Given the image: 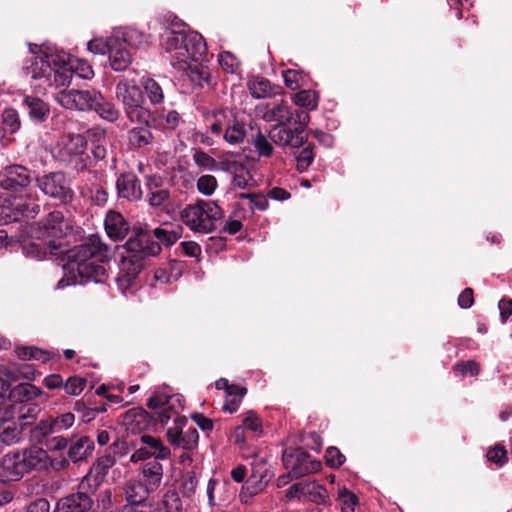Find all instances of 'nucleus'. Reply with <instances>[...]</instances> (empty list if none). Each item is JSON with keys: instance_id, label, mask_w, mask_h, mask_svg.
Listing matches in <instances>:
<instances>
[{"instance_id": "41", "label": "nucleus", "mask_w": 512, "mask_h": 512, "mask_svg": "<svg viewBox=\"0 0 512 512\" xmlns=\"http://www.w3.org/2000/svg\"><path fill=\"white\" fill-rule=\"evenodd\" d=\"M122 30H117L114 34L107 38H94L87 43V49L93 54L105 55L109 54L113 45L116 44V40Z\"/></svg>"}, {"instance_id": "43", "label": "nucleus", "mask_w": 512, "mask_h": 512, "mask_svg": "<svg viewBox=\"0 0 512 512\" xmlns=\"http://www.w3.org/2000/svg\"><path fill=\"white\" fill-rule=\"evenodd\" d=\"M141 85L152 105L161 104L164 101V91L160 84L150 77H143Z\"/></svg>"}, {"instance_id": "19", "label": "nucleus", "mask_w": 512, "mask_h": 512, "mask_svg": "<svg viewBox=\"0 0 512 512\" xmlns=\"http://www.w3.org/2000/svg\"><path fill=\"white\" fill-rule=\"evenodd\" d=\"M26 474L30 472H44L54 468L56 462L48 452L38 446L19 450Z\"/></svg>"}, {"instance_id": "55", "label": "nucleus", "mask_w": 512, "mask_h": 512, "mask_svg": "<svg viewBox=\"0 0 512 512\" xmlns=\"http://www.w3.org/2000/svg\"><path fill=\"white\" fill-rule=\"evenodd\" d=\"M87 382L84 378L79 376H70L64 381L63 388L70 396H78L82 393Z\"/></svg>"}, {"instance_id": "1", "label": "nucleus", "mask_w": 512, "mask_h": 512, "mask_svg": "<svg viewBox=\"0 0 512 512\" xmlns=\"http://www.w3.org/2000/svg\"><path fill=\"white\" fill-rule=\"evenodd\" d=\"M29 49L31 56L25 61L23 69L27 76L39 82L36 87L42 90L69 85L74 73L86 80L94 76L93 68L86 60L72 58L56 46L29 44Z\"/></svg>"}, {"instance_id": "23", "label": "nucleus", "mask_w": 512, "mask_h": 512, "mask_svg": "<svg viewBox=\"0 0 512 512\" xmlns=\"http://www.w3.org/2000/svg\"><path fill=\"white\" fill-rule=\"evenodd\" d=\"M116 189L120 198L138 201L142 197L140 181L133 173H122L116 180Z\"/></svg>"}, {"instance_id": "25", "label": "nucleus", "mask_w": 512, "mask_h": 512, "mask_svg": "<svg viewBox=\"0 0 512 512\" xmlns=\"http://www.w3.org/2000/svg\"><path fill=\"white\" fill-rule=\"evenodd\" d=\"M120 424L127 432L139 434L149 426L150 417L143 408H132L121 416Z\"/></svg>"}, {"instance_id": "22", "label": "nucleus", "mask_w": 512, "mask_h": 512, "mask_svg": "<svg viewBox=\"0 0 512 512\" xmlns=\"http://www.w3.org/2000/svg\"><path fill=\"white\" fill-rule=\"evenodd\" d=\"M19 450L7 453L0 460V477L3 481H17L25 474Z\"/></svg>"}, {"instance_id": "64", "label": "nucleus", "mask_w": 512, "mask_h": 512, "mask_svg": "<svg viewBox=\"0 0 512 512\" xmlns=\"http://www.w3.org/2000/svg\"><path fill=\"white\" fill-rule=\"evenodd\" d=\"M163 503L167 512H179L182 509V502L176 492H167Z\"/></svg>"}, {"instance_id": "6", "label": "nucleus", "mask_w": 512, "mask_h": 512, "mask_svg": "<svg viewBox=\"0 0 512 512\" xmlns=\"http://www.w3.org/2000/svg\"><path fill=\"white\" fill-rule=\"evenodd\" d=\"M224 217L222 208L212 200H197L180 212L181 221L193 232L208 234Z\"/></svg>"}, {"instance_id": "46", "label": "nucleus", "mask_w": 512, "mask_h": 512, "mask_svg": "<svg viewBox=\"0 0 512 512\" xmlns=\"http://www.w3.org/2000/svg\"><path fill=\"white\" fill-rule=\"evenodd\" d=\"M55 434L49 418L40 420L30 429L29 437L32 442L42 443L46 437Z\"/></svg>"}, {"instance_id": "33", "label": "nucleus", "mask_w": 512, "mask_h": 512, "mask_svg": "<svg viewBox=\"0 0 512 512\" xmlns=\"http://www.w3.org/2000/svg\"><path fill=\"white\" fill-rule=\"evenodd\" d=\"M94 449V442L87 436H80L71 440L68 447V456L74 463L87 458Z\"/></svg>"}, {"instance_id": "26", "label": "nucleus", "mask_w": 512, "mask_h": 512, "mask_svg": "<svg viewBox=\"0 0 512 512\" xmlns=\"http://www.w3.org/2000/svg\"><path fill=\"white\" fill-rule=\"evenodd\" d=\"M92 503L86 492H79L60 499L55 509L57 512H88Z\"/></svg>"}, {"instance_id": "37", "label": "nucleus", "mask_w": 512, "mask_h": 512, "mask_svg": "<svg viewBox=\"0 0 512 512\" xmlns=\"http://www.w3.org/2000/svg\"><path fill=\"white\" fill-rule=\"evenodd\" d=\"M232 121L227 126L225 132L222 134V138L230 145H237L244 141L246 137V125L245 122L237 117L231 119Z\"/></svg>"}, {"instance_id": "9", "label": "nucleus", "mask_w": 512, "mask_h": 512, "mask_svg": "<svg viewBox=\"0 0 512 512\" xmlns=\"http://www.w3.org/2000/svg\"><path fill=\"white\" fill-rule=\"evenodd\" d=\"M31 176L27 168L21 165H12L0 171V189L3 198L14 202L22 200L24 203L36 202L30 188Z\"/></svg>"}, {"instance_id": "8", "label": "nucleus", "mask_w": 512, "mask_h": 512, "mask_svg": "<svg viewBox=\"0 0 512 512\" xmlns=\"http://www.w3.org/2000/svg\"><path fill=\"white\" fill-rule=\"evenodd\" d=\"M87 141L80 134H66L60 137L52 148L53 157L82 172L89 168L90 157L86 151Z\"/></svg>"}, {"instance_id": "54", "label": "nucleus", "mask_w": 512, "mask_h": 512, "mask_svg": "<svg viewBox=\"0 0 512 512\" xmlns=\"http://www.w3.org/2000/svg\"><path fill=\"white\" fill-rule=\"evenodd\" d=\"M198 476L193 471L186 472L181 481V492L186 497H191L195 494L198 485Z\"/></svg>"}, {"instance_id": "50", "label": "nucleus", "mask_w": 512, "mask_h": 512, "mask_svg": "<svg viewBox=\"0 0 512 512\" xmlns=\"http://www.w3.org/2000/svg\"><path fill=\"white\" fill-rule=\"evenodd\" d=\"M337 501L342 512H354L358 503L357 496L345 487L339 488Z\"/></svg>"}, {"instance_id": "56", "label": "nucleus", "mask_w": 512, "mask_h": 512, "mask_svg": "<svg viewBox=\"0 0 512 512\" xmlns=\"http://www.w3.org/2000/svg\"><path fill=\"white\" fill-rule=\"evenodd\" d=\"M218 62L225 72L231 74L236 73L240 65L238 59L228 51H224L218 55Z\"/></svg>"}, {"instance_id": "11", "label": "nucleus", "mask_w": 512, "mask_h": 512, "mask_svg": "<svg viewBox=\"0 0 512 512\" xmlns=\"http://www.w3.org/2000/svg\"><path fill=\"white\" fill-rule=\"evenodd\" d=\"M71 229L68 220L65 219L64 214L55 210L41 219L36 226L31 230V236L38 239H49L48 248L50 253L53 254L59 246L56 244V239L65 237Z\"/></svg>"}, {"instance_id": "3", "label": "nucleus", "mask_w": 512, "mask_h": 512, "mask_svg": "<svg viewBox=\"0 0 512 512\" xmlns=\"http://www.w3.org/2000/svg\"><path fill=\"white\" fill-rule=\"evenodd\" d=\"M147 406L155 410V418L165 425L173 419L174 426L166 431L168 442L174 449H184L192 451L198 446L199 433L195 427H189L183 430L187 424V418L181 416L183 410V397L179 394L167 395L166 393L156 392L147 401Z\"/></svg>"}, {"instance_id": "18", "label": "nucleus", "mask_w": 512, "mask_h": 512, "mask_svg": "<svg viewBox=\"0 0 512 512\" xmlns=\"http://www.w3.org/2000/svg\"><path fill=\"white\" fill-rule=\"evenodd\" d=\"M115 464L112 454H105L99 457L90 468L87 475L80 483V489L87 492H95L105 480L109 469Z\"/></svg>"}, {"instance_id": "31", "label": "nucleus", "mask_w": 512, "mask_h": 512, "mask_svg": "<svg viewBox=\"0 0 512 512\" xmlns=\"http://www.w3.org/2000/svg\"><path fill=\"white\" fill-rule=\"evenodd\" d=\"M269 481L267 471L258 472L255 468L249 476L240 494L242 502L248 503L249 498L261 492Z\"/></svg>"}, {"instance_id": "7", "label": "nucleus", "mask_w": 512, "mask_h": 512, "mask_svg": "<svg viewBox=\"0 0 512 512\" xmlns=\"http://www.w3.org/2000/svg\"><path fill=\"white\" fill-rule=\"evenodd\" d=\"M116 99L122 104L125 116L131 123L148 124L151 111L143 105L140 87L133 79L121 78L115 86Z\"/></svg>"}, {"instance_id": "32", "label": "nucleus", "mask_w": 512, "mask_h": 512, "mask_svg": "<svg viewBox=\"0 0 512 512\" xmlns=\"http://www.w3.org/2000/svg\"><path fill=\"white\" fill-rule=\"evenodd\" d=\"M203 59L204 57L200 60H191L186 67H177V69L185 71L195 85L203 86L205 83H209L210 80V72L208 67L203 64Z\"/></svg>"}, {"instance_id": "2", "label": "nucleus", "mask_w": 512, "mask_h": 512, "mask_svg": "<svg viewBox=\"0 0 512 512\" xmlns=\"http://www.w3.org/2000/svg\"><path fill=\"white\" fill-rule=\"evenodd\" d=\"M109 258V247L99 236L92 235L70 252L68 262L63 266L64 275L58 281L57 288L88 282L105 283L108 279Z\"/></svg>"}, {"instance_id": "53", "label": "nucleus", "mask_w": 512, "mask_h": 512, "mask_svg": "<svg viewBox=\"0 0 512 512\" xmlns=\"http://www.w3.org/2000/svg\"><path fill=\"white\" fill-rule=\"evenodd\" d=\"M18 356L23 360L35 359L46 362L50 359V353L35 347H22L17 351Z\"/></svg>"}, {"instance_id": "16", "label": "nucleus", "mask_w": 512, "mask_h": 512, "mask_svg": "<svg viewBox=\"0 0 512 512\" xmlns=\"http://www.w3.org/2000/svg\"><path fill=\"white\" fill-rule=\"evenodd\" d=\"M40 212V205L35 202L24 203L20 199L10 202L0 196V224L19 221L21 218H34Z\"/></svg>"}, {"instance_id": "61", "label": "nucleus", "mask_w": 512, "mask_h": 512, "mask_svg": "<svg viewBox=\"0 0 512 512\" xmlns=\"http://www.w3.org/2000/svg\"><path fill=\"white\" fill-rule=\"evenodd\" d=\"M2 122L5 129L10 133L17 131L20 127L19 115L16 110L9 108L5 109L2 114Z\"/></svg>"}, {"instance_id": "10", "label": "nucleus", "mask_w": 512, "mask_h": 512, "mask_svg": "<svg viewBox=\"0 0 512 512\" xmlns=\"http://www.w3.org/2000/svg\"><path fill=\"white\" fill-rule=\"evenodd\" d=\"M309 120L310 116L307 112L295 110V119L292 121L294 127H290L289 124L274 125L269 131V138L282 148H300L307 140L305 129Z\"/></svg>"}, {"instance_id": "57", "label": "nucleus", "mask_w": 512, "mask_h": 512, "mask_svg": "<svg viewBox=\"0 0 512 512\" xmlns=\"http://www.w3.org/2000/svg\"><path fill=\"white\" fill-rule=\"evenodd\" d=\"M154 237L156 241L159 242L160 246L161 244L170 246L180 238V234L178 231L175 230H169L166 228H156L154 229Z\"/></svg>"}, {"instance_id": "36", "label": "nucleus", "mask_w": 512, "mask_h": 512, "mask_svg": "<svg viewBox=\"0 0 512 512\" xmlns=\"http://www.w3.org/2000/svg\"><path fill=\"white\" fill-rule=\"evenodd\" d=\"M303 497L318 505H330L326 489L316 481L303 482Z\"/></svg>"}, {"instance_id": "4", "label": "nucleus", "mask_w": 512, "mask_h": 512, "mask_svg": "<svg viewBox=\"0 0 512 512\" xmlns=\"http://www.w3.org/2000/svg\"><path fill=\"white\" fill-rule=\"evenodd\" d=\"M161 45L170 64L186 67L191 60L206 56L207 45L201 34L186 29L184 23L176 22L161 34Z\"/></svg>"}, {"instance_id": "20", "label": "nucleus", "mask_w": 512, "mask_h": 512, "mask_svg": "<svg viewBox=\"0 0 512 512\" xmlns=\"http://www.w3.org/2000/svg\"><path fill=\"white\" fill-rule=\"evenodd\" d=\"M235 113L229 109H218L207 112L204 115L205 125L211 137L207 136L203 142L207 145L213 143V138H221L227 126L235 117Z\"/></svg>"}, {"instance_id": "44", "label": "nucleus", "mask_w": 512, "mask_h": 512, "mask_svg": "<svg viewBox=\"0 0 512 512\" xmlns=\"http://www.w3.org/2000/svg\"><path fill=\"white\" fill-rule=\"evenodd\" d=\"M292 100L299 107L314 110L318 106L319 95L314 90L304 89L294 94Z\"/></svg>"}, {"instance_id": "30", "label": "nucleus", "mask_w": 512, "mask_h": 512, "mask_svg": "<svg viewBox=\"0 0 512 512\" xmlns=\"http://www.w3.org/2000/svg\"><path fill=\"white\" fill-rule=\"evenodd\" d=\"M126 503L150 501L149 496L154 490L150 489L141 480L131 478L127 480L123 487Z\"/></svg>"}, {"instance_id": "5", "label": "nucleus", "mask_w": 512, "mask_h": 512, "mask_svg": "<svg viewBox=\"0 0 512 512\" xmlns=\"http://www.w3.org/2000/svg\"><path fill=\"white\" fill-rule=\"evenodd\" d=\"M55 99L67 109L93 110L102 119L109 122H115L120 116V112L115 105L94 89L61 90L55 95Z\"/></svg>"}, {"instance_id": "13", "label": "nucleus", "mask_w": 512, "mask_h": 512, "mask_svg": "<svg viewBox=\"0 0 512 512\" xmlns=\"http://www.w3.org/2000/svg\"><path fill=\"white\" fill-rule=\"evenodd\" d=\"M283 464L292 478H300L310 473L317 472L321 463L300 448L285 449L282 457Z\"/></svg>"}, {"instance_id": "15", "label": "nucleus", "mask_w": 512, "mask_h": 512, "mask_svg": "<svg viewBox=\"0 0 512 512\" xmlns=\"http://www.w3.org/2000/svg\"><path fill=\"white\" fill-rule=\"evenodd\" d=\"M143 262L136 254L127 253L122 256L116 284L122 293L134 291L138 286V275L143 268Z\"/></svg>"}, {"instance_id": "52", "label": "nucleus", "mask_w": 512, "mask_h": 512, "mask_svg": "<svg viewBox=\"0 0 512 512\" xmlns=\"http://www.w3.org/2000/svg\"><path fill=\"white\" fill-rule=\"evenodd\" d=\"M252 144L261 157H269L273 153V146L270 140L260 132L253 137Z\"/></svg>"}, {"instance_id": "62", "label": "nucleus", "mask_w": 512, "mask_h": 512, "mask_svg": "<svg viewBox=\"0 0 512 512\" xmlns=\"http://www.w3.org/2000/svg\"><path fill=\"white\" fill-rule=\"evenodd\" d=\"M157 506L153 501L126 503L121 512H156Z\"/></svg>"}, {"instance_id": "47", "label": "nucleus", "mask_w": 512, "mask_h": 512, "mask_svg": "<svg viewBox=\"0 0 512 512\" xmlns=\"http://www.w3.org/2000/svg\"><path fill=\"white\" fill-rule=\"evenodd\" d=\"M294 155L296 159V169L299 173L307 171L315 158L314 149L311 144L296 151Z\"/></svg>"}, {"instance_id": "24", "label": "nucleus", "mask_w": 512, "mask_h": 512, "mask_svg": "<svg viewBox=\"0 0 512 512\" xmlns=\"http://www.w3.org/2000/svg\"><path fill=\"white\" fill-rule=\"evenodd\" d=\"M20 378L33 380L35 378L34 369L27 364L20 366L0 365V386L2 390L8 391L12 382L17 381Z\"/></svg>"}, {"instance_id": "48", "label": "nucleus", "mask_w": 512, "mask_h": 512, "mask_svg": "<svg viewBox=\"0 0 512 512\" xmlns=\"http://www.w3.org/2000/svg\"><path fill=\"white\" fill-rule=\"evenodd\" d=\"M26 412H22L16 405H7L0 408V429L14 420L28 419Z\"/></svg>"}, {"instance_id": "58", "label": "nucleus", "mask_w": 512, "mask_h": 512, "mask_svg": "<svg viewBox=\"0 0 512 512\" xmlns=\"http://www.w3.org/2000/svg\"><path fill=\"white\" fill-rule=\"evenodd\" d=\"M242 426L246 431H251L258 436L262 433V421L254 411H248L245 413Z\"/></svg>"}, {"instance_id": "40", "label": "nucleus", "mask_w": 512, "mask_h": 512, "mask_svg": "<svg viewBox=\"0 0 512 512\" xmlns=\"http://www.w3.org/2000/svg\"><path fill=\"white\" fill-rule=\"evenodd\" d=\"M26 420H14V422L6 424L0 434L2 442L7 445L18 443L21 440L25 426L28 424Z\"/></svg>"}, {"instance_id": "60", "label": "nucleus", "mask_w": 512, "mask_h": 512, "mask_svg": "<svg viewBox=\"0 0 512 512\" xmlns=\"http://www.w3.org/2000/svg\"><path fill=\"white\" fill-rule=\"evenodd\" d=\"M217 188V180L212 175H202L197 180L198 191L205 196H211Z\"/></svg>"}, {"instance_id": "27", "label": "nucleus", "mask_w": 512, "mask_h": 512, "mask_svg": "<svg viewBox=\"0 0 512 512\" xmlns=\"http://www.w3.org/2000/svg\"><path fill=\"white\" fill-rule=\"evenodd\" d=\"M104 225L108 237L114 241L124 239L129 231V225L122 214L113 210L106 214Z\"/></svg>"}, {"instance_id": "38", "label": "nucleus", "mask_w": 512, "mask_h": 512, "mask_svg": "<svg viewBox=\"0 0 512 512\" xmlns=\"http://www.w3.org/2000/svg\"><path fill=\"white\" fill-rule=\"evenodd\" d=\"M140 440L147 448H150L151 456L154 457L153 460H167L171 457L170 448L160 438L143 434Z\"/></svg>"}, {"instance_id": "17", "label": "nucleus", "mask_w": 512, "mask_h": 512, "mask_svg": "<svg viewBox=\"0 0 512 512\" xmlns=\"http://www.w3.org/2000/svg\"><path fill=\"white\" fill-rule=\"evenodd\" d=\"M127 253L136 254L141 261L148 256L160 253L161 246L154 237V230L141 229L125 244Z\"/></svg>"}, {"instance_id": "28", "label": "nucleus", "mask_w": 512, "mask_h": 512, "mask_svg": "<svg viewBox=\"0 0 512 512\" xmlns=\"http://www.w3.org/2000/svg\"><path fill=\"white\" fill-rule=\"evenodd\" d=\"M139 480L150 489L157 490L163 479V466L157 460L145 462L139 469Z\"/></svg>"}, {"instance_id": "42", "label": "nucleus", "mask_w": 512, "mask_h": 512, "mask_svg": "<svg viewBox=\"0 0 512 512\" xmlns=\"http://www.w3.org/2000/svg\"><path fill=\"white\" fill-rule=\"evenodd\" d=\"M282 77L287 88L291 90L300 89L308 85L309 76L300 69L291 68L282 71Z\"/></svg>"}, {"instance_id": "35", "label": "nucleus", "mask_w": 512, "mask_h": 512, "mask_svg": "<svg viewBox=\"0 0 512 512\" xmlns=\"http://www.w3.org/2000/svg\"><path fill=\"white\" fill-rule=\"evenodd\" d=\"M128 143L134 149H140L152 143L154 137L148 124H140L128 131Z\"/></svg>"}, {"instance_id": "14", "label": "nucleus", "mask_w": 512, "mask_h": 512, "mask_svg": "<svg viewBox=\"0 0 512 512\" xmlns=\"http://www.w3.org/2000/svg\"><path fill=\"white\" fill-rule=\"evenodd\" d=\"M37 184L45 195L63 203L70 201L73 197L70 184L62 172H51L43 175L37 179Z\"/></svg>"}, {"instance_id": "39", "label": "nucleus", "mask_w": 512, "mask_h": 512, "mask_svg": "<svg viewBox=\"0 0 512 512\" xmlns=\"http://www.w3.org/2000/svg\"><path fill=\"white\" fill-rule=\"evenodd\" d=\"M251 96L255 99L272 97L276 92L271 82L263 77H253L247 83Z\"/></svg>"}, {"instance_id": "29", "label": "nucleus", "mask_w": 512, "mask_h": 512, "mask_svg": "<svg viewBox=\"0 0 512 512\" xmlns=\"http://www.w3.org/2000/svg\"><path fill=\"white\" fill-rule=\"evenodd\" d=\"M41 394L42 392L38 387L30 383H21L13 388L10 387L6 393V397L13 402L12 405L18 406L19 409L24 412L21 404L33 400Z\"/></svg>"}, {"instance_id": "59", "label": "nucleus", "mask_w": 512, "mask_h": 512, "mask_svg": "<svg viewBox=\"0 0 512 512\" xmlns=\"http://www.w3.org/2000/svg\"><path fill=\"white\" fill-rule=\"evenodd\" d=\"M193 161L202 170L214 171L217 169L215 159L202 150H197L193 154Z\"/></svg>"}, {"instance_id": "34", "label": "nucleus", "mask_w": 512, "mask_h": 512, "mask_svg": "<svg viewBox=\"0 0 512 512\" xmlns=\"http://www.w3.org/2000/svg\"><path fill=\"white\" fill-rule=\"evenodd\" d=\"M23 106L27 110L30 119L34 122H43L49 115V106L40 98L25 96Z\"/></svg>"}, {"instance_id": "51", "label": "nucleus", "mask_w": 512, "mask_h": 512, "mask_svg": "<svg viewBox=\"0 0 512 512\" xmlns=\"http://www.w3.org/2000/svg\"><path fill=\"white\" fill-rule=\"evenodd\" d=\"M22 252L26 257L36 260H42L46 258L48 254H51L50 251L48 252L47 247L32 241L22 244Z\"/></svg>"}, {"instance_id": "21", "label": "nucleus", "mask_w": 512, "mask_h": 512, "mask_svg": "<svg viewBox=\"0 0 512 512\" xmlns=\"http://www.w3.org/2000/svg\"><path fill=\"white\" fill-rule=\"evenodd\" d=\"M256 113L265 122H276V125L292 124L295 119V110L284 101L277 102L272 107L268 104L258 105Z\"/></svg>"}, {"instance_id": "12", "label": "nucleus", "mask_w": 512, "mask_h": 512, "mask_svg": "<svg viewBox=\"0 0 512 512\" xmlns=\"http://www.w3.org/2000/svg\"><path fill=\"white\" fill-rule=\"evenodd\" d=\"M143 38V34L135 29H124L112 46L108 56L110 67L116 72H123L129 68L133 57L127 46H138Z\"/></svg>"}, {"instance_id": "49", "label": "nucleus", "mask_w": 512, "mask_h": 512, "mask_svg": "<svg viewBox=\"0 0 512 512\" xmlns=\"http://www.w3.org/2000/svg\"><path fill=\"white\" fill-rule=\"evenodd\" d=\"M55 434L64 432L71 428L75 423V415L71 412L62 413L56 417H48Z\"/></svg>"}, {"instance_id": "63", "label": "nucleus", "mask_w": 512, "mask_h": 512, "mask_svg": "<svg viewBox=\"0 0 512 512\" xmlns=\"http://www.w3.org/2000/svg\"><path fill=\"white\" fill-rule=\"evenodd\" d=\"M183 122L184 121L180 114L175 110H171L163 115L162 126L166 130H176L183 124Z\"/></svg>"}, {"instance_id": "45", "label": "nucleus", "mask_w": 512, "mask_h": 512, "mask_svg": "<svg viewBox=\"0 0 512 512\" xmlns=\"http://www.w3.org/2000/svg\"><path fill=\"white\" fill-rule=\"evenodd\" d=\"M246 394V389L240 386H233L225 393L224 410L229 413H234L239 408L243 397Z\"/></svg>"}]
</instances>
